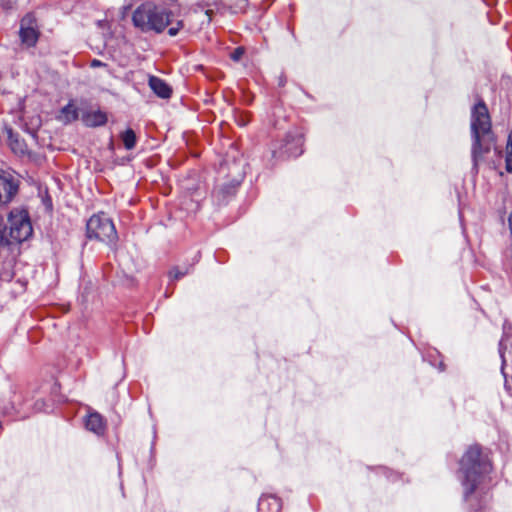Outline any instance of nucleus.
I'll return each mask as SVG.
<instances>
[{"label":"nucleus","mask_w":512,"mask_h":512,"mask_svg":"<svg viewBox=\"0 0 512 512\" xmlns=\"http://www.w3.org/2000/svg\"><path fill=\"white\" fill-rule=\"evenodd\" d=\"M493 464L490 453L479 444L470 445L459 461L463 475L464 496L469 500L474 493L486 494L492 487Z\"/></svg>","instance_id":"1"},{"label":"nucleus","mask_w":512,"mask_h":512,"mask_svg":"<svg viewBox=\"0 0 512 512\" xmlns=\"http://www.w3.org/2000/svg\"><path fill=\"white\" fill-rule=\"evenodd\" d=\"M472 157L477 166L491 151L496 137L492 132L490 114L485 102L480 99L471 110Z\"/></svg>","instance_id":"2"},{"label":"nucleus","mask_w":512,"mask_h":512,"mask_svg":"<svg viewBox=\"0 0 512 512\" xmlns=\"http://www.w3.org/2000/svg\"><path fill=\"white\" fill-rule=\"evenodd\" d=\"M173 13L154 1L140 4L132 14L133 25L142 32L162 33L172 23Z\"/></svg>","instance_id":"3"},{"label":"nucleus","mask_w":512,"mask_h":512,"mask_svg":"<svg viewBox=\"0 0 512 512\" xmlns=\"http://www.w3.org/2000/svg\"><path fill=\"white\" fill-rule=\"evenodd\" d=\"M86 235L89 239L115 243L118 239L113 221L105 213L92 215L86 224Z\"/></svg>","instance_id":"4"},{"label":"nucleus","mask_w":512,"mask_h":512,"mask_svg":"<svg viewBox=\"0 0 512 512\" xmlns=\"http://www.w3.org/2000/svg\"><path fill=\"white\" fill-rule=\"evenodd\" d=\"M303 142L301 135L288 133L271 143L272 157L276 160L296 158L303 153Z\"/></svg>","instance_id":"5"},{"label":"nucleus","mask_w":512,"mask_h":512,"mask_svg":"<svg viewBox=\"0 0 512 512\" xmlns=\"http://www.w3.org/2000/svg\"><path fill=\"white\" fill-rule=\"evenodd\" d=\"M9 236L15 242L27 240L33 233L30 216L27 210L15 208L8 216Z\"/></svg>","instance_id":"6"},{"label":"nucleus","mask_w":512,"mask_h":512,"mask_svg":"<svg viewBox=\"0 0 512 512\" xmlns=\"http://www.w3.org/2000/svg\"><path fill=\"white\" fill-rule=\"evenodd\" d=\"M19 36L21 43L26 47H34L40 37V31L37 25V19L34 14H26L20 23Z\"/></svg>","instance_id":"7"},{"label":"nucleus","mask_w":512,"mask_h":512,"mask_svg":"<svg viewBox=\"0 0 512 512\" xmlns=\"http://www.w3.org/2000/svg\"><path fill=\"white\" fill-rule=\"evenodd\" d=\"M19 192V181L10 172L0 169V206L12 202Z\"/></svg>","instance_id":"8"},{"label":"nucleus","mask_w":512,"mask_h":512,"mask_svg":"<svg viewBox=\"0 0 512 512\" xmlns=\"http://www.w3.org/2000/svg\"><path fill=\"white\" fill-rule=\"evenodd\" d=\"M148 85L158 97L163 99L171 97L172 89L163 79L157 76H150Z\"/></svg>","instance_id":"9"},{"label":"nucleus","mask_w":512,"mask_h":512,"mask_svg":"<svg viewBox=\"0 0 512 512\" xmlns=\"http://www.w3.org/2000/svg\"><path fill=\"white\" fill-rule=\"evenodd\" d=\"M85 427L97 435H102L106 430V422L101 414L93 412L87 415Z\"/></svg>","instance_id":"10"},{"label":"nucleus","mask_w":512,"mask_h":512,"mask_svg":"<svg viewBox=\"0 0 512 512\" xmlns=\"http://www.w3.org/2000/svg\"><path fill=\"white\" fill-rule=\"evenodd\" d=\"M258 512H281V501L274 495H263L258 502Z\"/></svg>","instance_id":"11"},{"label":"nucleus","mask_w":512,"mask_h":512,"mask_svg":"<svg viewBox=\"0 0 512 512\" xmlns=\"http://www.w3.org/2000/svg\"><path fill=\"white\" fill-rule=\"evenodd\" d=\"M107 120V114L101 110L88 111L82 115V121L88 127L103 126Z\"/></svg>","instance_id":"12"},{"label":"nucleus","mask_w":512,"mask_h":512,"mask_svg":"<svg viewBox=\"0 0 512 512\" xmlns=\"http://www.w3.org/2000/svg\"><path fill=\"white\" fill-rule=\"evenodd\" d=\"M79 117L78 108L74 104V102L71 100L67 105H65L59 112V115L57 116V119L64 123V124H70L74 121H76Z\"/></svg>","instance_id":"13"},{"label":"nucleus","mask_w":512,"mask_h":512,"mask_svg":"<svg viewBox=\"0 0 512 512\" xmlns=\"http://www.w3.org/2000/svg\"><path fill=\"white\" fill-rule=\"evenodd\" d=\"M120 139L122 140L123 145L127 150H132L136 146L137 137L131 128H128L122 132L120 134Z\"/></svg>","instance_id":"14"},{"label":"nucleus","mask_w":512,"mask_h":512,"mask_svg":"<svg viewBox=\"0 0 512 512\" xmlns=\"http://www.w3.org/2000/svg\"><path fill=\"white\" fill-rule=\"evenodd\" d=\"M505 170L508 173H512V130L508 134L505 147Z\"/></svg>","instance_id":"15"},{"label":"nucleus","mask_w":512,"mask_h":512,"mask_svg":"<svg viewBox=\"0 0 512 512\" xmlns=\"http://www.w3.org/2000/svg\"><path fill=\"white\" fill-rule=\"evenodd\" d=\"M8 136H9V146L14 152L22 153L24 151L23 149V142L18 139L17 136L13 134L12 129L8 130Z\"/></svg>","instance_id":"16"},{"label":"nucleus","mask_w":512,"mask_h":512,"mask_svg":"<svg viewBox=\"0 0 512 512\" xmlns=\"http://www.w3.org/2000/svg\"><path fill=\"white\" fill-rule=\"evenodd\" d=\"M224 4L234 11H237L246 7L247 0H224Z\"/></svg>","instance_id":"17"},{"label":"nucleus","mask_w":512,"mask_h":512,"mask_svg":"<svg viewBox=\"0 0 512 512\" xmlns=\"http://www.w3.org/2000/svg\"><path fill=\"white\" fill-rule=\"evenodd\" d=\"M184 27V24H183V21L181 20H178L175 25L171 26L169 29H168V34L172 37L176 36L179 31L181 29H183Z\"/></svg>","instance_id":"18"},{"label":"nucleus","mask_w":512,"mask_h":512,"mask_svg":"<svg viewBox=\"0 0 512 512\" xmlns=\"http://www.w3.org/2000/svg\"><path fill=\"white\" fill-rule=\"evenodd\" d=\"M6 225L4 222V217L0 214V246L4 244L5 242V231H6Z\"/></svg>","instance_id":"19"},{"label":"nucleus","mask_w":512,"mask_h":512,"mask_svg":"<svg viewBox=\"0 0 512 512\" xmlns=\"http://www.w3.org/2000/svg\"><path fill=\"white\" fill-rule=\"evenodd\" d=\"M243 54H244V49H243V48H241V47H238V48H236V49L232 52V54H231V58H232L233 60H235V61H238V60L242 57V55H243Z\"/></svg>","instance_id":"20"},{"label":"nucleus","mask_w":512,"mask_h":512,"mask_svg":"<svg viewBox=\"0 0 512 512\" xmlns=\"http://www.w3.org/2000/svg\"><path fill=\"white\" fill-rule=\"evenodd\" d=\"M16 4V0H0V6L4 9H11Z\"/></svg>","instance_id":"21"},{"label":"nucleus","mask_w":512,"mask_h":512,"mask_svg":"<svg viewBox=\"0 0 512 512\" xmlns=\"http://www.w3.org/2000/svg\"><path fill=\"white\" fill-rule=\"evenodd\" d=\"M102 66H106V64L98 59H93L90 63V67H92V68H97V67H102Z\"/></svg>","instance_id":"22"},{"label":"nucleus","mask_w":512,"mask_h":512,"mask_svg":"<svg viewBox=\"0 0 512 512\" xmlns=\"http://www.w3.org/2000/svg\"><path fill=\"white\" fill-rule=\"evenodd\" d=\"M170 275H171V277H173L174 279H179V278H181L184 274H183V273H180V272H178V271H175V273H174V271H171V272H170Z\"/></svg>","instance_id":"23"}]
</instances>
